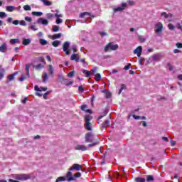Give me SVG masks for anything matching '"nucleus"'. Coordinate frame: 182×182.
Returning <instances> with one entry per match:
<instances>
[{
  "instance_id": "nucleus-8",
  "label": "nucleus",
  "mask_w": 182,
  "mask_h": 182,
  "mask_svg": "<svg viewBox=\"0 0 182 182\" xmlns=\"http://www.w3.org/2000/svg\"><path fill=\"white\" fill-rule=\"evenodd\" d=\"M163 31V23L159 22L155 25V33H160Z\"/></svg>"
},
{
  "instance_id": "nucleus-57",
  "label": "nucleus",
  "mask_w": 182,
  "mask_h": 182,
  "mask_svg": "<svg viewBox=\"0 0 182 182\" xmlns=\"http://www.w3.org/2000/svg\"><path fill=\"white\" fill-rule=\"evenodd\" d=\"M20 25H21V26H26V22L22 20L20 21Z\"/></svg>"
},
{
  "instance_id": "nucleus-33",
  "label": "nucleus",
  "mask_w": 182,
  "mask_h": 182,
  "mask_svg": "<svg viewBox=\"0 0 182 182\" xmlns=\"http://www.w3.org/2000/svg\"><path fill=\"white\" fill-rule=\"evenodd\" d=\"M42 77H43V82L44 83L46 82V81L48 80V73H43Z\"/></svg>"
},
{
  "instance_id": "nucleus-32",
  "label": "nucleus",
  "mask_w": 182,
  "mask_h": 182,
  "mask_svg": "<svg viewBox=\"0 0 182 182\" xmlns=\"http://www.w3.org/2000/svg\"><path fill=\"white\" fill-rule=\"evenodd\" d=\"M90 16V13L89 12H83L80 14V18H85V16Z\"/></svg>"
},
{
  "instance_id": "nucleus-48",
  "label": "nucleus",
  "mask_w": 182,
  "mask_h": 182,
  "mask_svg": "<svg viewBox=\"0 0 182 182\" xmlns=\"http://www.w3.org/2000/svg\"><path fill=\"white\" fill-rule=\"evenodd\" d=\"M23 9H24V11H31V6H29V5H25L23 6Z\"/></svg>"
},
{
  "instance_id": "nucleus-4",
  "label": "nucleus",
  "mask_w": 182,
  "mask_h": 182,
  "mask_svg": "<svg viewBox=\"0 0 182 182\" xmlns=\"http://www.w3.org/2000/svg\"><path fill=\"white\" fill-rule=\"evenodd\" d=\"M31 176V173L25 174V173H21L16 175V180H20L21 181H26V180H30Z\"/></svg>"
},
{
  "instance_id": "nucleus-63",
  "label": "nucleus",
  "mask_w": 182,
  "mask_h": 182,
  "mask_svg": "<svg viewBox=\"0 0 182 182\" xmlns=\"http://www.w3.org/2000/svg\"><path fill=\"white\" fill-rule=\"evenodd\" d=\"M13 25H19V21L18 20H14L13 21Z\"/></svg>"
},
{
  "instance_id": "nucleus-11",
  "label": "nucleus",
  "mask_w": 182,
  "mask_h": 182,
  "mask_svg": "<svg viewBox=\"0 0 182 182\" xmlns=\"http://www.w3.org/2000/svg\"><path fill=\"white\" fill-rule=\"evenodd\" d=\"M72 171H69L66 174V178L67 181H75L76 178L73 176H72Z\"/></svg>"
},
{
  "instance_id": "nucleus-27",
  "label": "nucleus",
  "mask_w": 182,
  "mask_h": 182,
  "mask_svg": "<svg viewBox=\"0 0 182 182\" xmlns=\"http://www.w3.org/2000/svg\"><path fill=\"white\" fill-rule=\"evenodd\" d=\"M9 42L11 45H15L16 43H19V40L18 38H12Z\"/></svg>"
},
{
  "instance_id": "nucleus-16",
  "label": "nucleus",
  "mask_w": 182,
  "mask_h": 182,
  "mask_svg": "<svg viewBox=\"0 0 182 182\" xmlns=\"http://www.w3.org/2000/svg\"><path fill=\"white\" fill-rule=\"evenodd\" d=\"M152 59L154 62H160V60H161V55L156 54L152 56Z\"/></svg>"
},
{
  "instance_id": "nucleus-62",
  "label": "nucleus",
  "mask_w": 182,
  "mask_h": 182,
  "mask_svg": "<svg viewBox=\"0 0 182 182\" xmlns=\"http://www.w3.org/2000/svg\"><path fill=\"white\" fill-rule=\"evenodd\" d=\"M31 29H32V31H38V28L35 26H31Z\"/></svg>"
},
{
  "instance_id": "nucleus-9",
  "label": "nucleus",
  "mask_w": 182,
  "mask_h": 182,
  "mask_svg": "<svg viewBox=\"0 0 182 182\" xmlns=\"http://www.w3.org/2000/svg\"><path fill=\"white\" fill-rule=\"evenodd\" d=\"M54 16L57 18L56 19V23L57 25H59V23H62V22H63V20H62L60 18H63V14H58V13H56Z\"/></svg>"
},
{
  "instance_id": "nucleus-35",
  "label": "nucleus",
  "mask_w": 182,
  "mask_h": 182,
  "mask_svg": "<svg viewBox=\"0 0 182 182\" xmlns=\"http://www.w3.org/2000/svg\"><path fill=\"white\" fill-rule=\"evenodd\" d=\"M39 42L43 46H45L48 43V41L43 38H40Z\"/></svg>"
},
{
  "instance_id": "nucleus-55",
  "label": "nucleus",
  "mask_w": 182,
  "mask_h": 182,
  "mask_svg": "<svg viewBox=\"0 0 182 182\" xmlns=\"http://www.w3.org/2000/svg\"><path fill=\"white\" fill-rule=\"evenodd\" d=\"M130 66H132V64H128L125 65L124 68V70H129V69H130Z\"/></svg>"
},
{
  "instance_id": "nucleus-64",
  "label": "nucleus",
  "mask_w": 182,
  "mask_h": 182,
  "mask_svg": "<svg viewBox=\"0 0 182 182\" xmlns=\"http://www.w3.org/2000/svg\"><path fill=\"white\" fill-rule=\"evenodd\" d=\"M127 2H128V5H131V6H132V5H134V1H130V0H129V1H128Z\"/></svg>"
},
{
  "instance_id": "nucleus-42",
  "label": "nucleus",
  "mask_w": 182,
  "mask_h": 182,
  "mask_svg": "<svg viewBox=\"0 0 182 182\" xmlns=\"http://www.w3.org/2000/svg\"><path fill=\"white\" fill-rule=\"evenodd\" d=\"M43 4L46 5V6H50V5H52V2L48 0L44 1Z\"/></svg>"
},
{
  "instance_id": "nucleus-31",
  "label": "nucleus",
  "mask_w": 182,
  "mask_h": 182,
  "mask_svg": "<svg viewBox=\"0 0 182 182\" xmlns=\"http://www.w3.org/2000/svg\"><path fill=\"white\" fill-rule=\"evenodd\" d=\"M32 15H33V16H42L43 13L41 11H33Z\"/></svg>"
},
{
  "instance_id": "nucleus-23",
  "label": "nucleus",
  "mask_w": 182,
  "mask_h": 182,
  "mask_svg": "<svg viewBox=\"0 0 182 182\" xmlns=\"http://www.w3.org/2000/svg\"><path fill=\"white\" fill-rule=\"evenodd\" d=\"M6 9L8 12H14V11H15V9H16V8H15V6H7L6 7Z\"/></svg>"
},
{
  "instance_id": "nucleus-41",
  "label": "nucleus",
  "mask_w": 182,
  "mask_h": 182,
  "mask_svg": "<svg viewBox=\"0 0 182 182\" xmlns=\"http://www.w3.org/2000/svg\"><path fill=\"white\" fill-rule=\"evenodd\" d=\"M123 9H124L122 7H117L114 9V12L116 13V12L122 11H123Z\"/></svg>"
},
{
  "instance_id": "nucleus-51",
  "label": "nucleus",
  "mask_w": 182,
  "mask_h": 182,
  "mask_svg": "<svg viewBox=\"0 0 182 182\" xmlns=\"http://www.w3.org/2000/svg\"><path fill=\"white\" fill-rule=\"evenodd\" d=\"M68 77H73L75 76V72H70L68 75Z\"/></svg>"
},
{
  "instance_id": "nucleus-12",
  "label": "nucleus",
  "mask_w": 182,
  "mask_h": 182,
  "mask_svg": "<svg viewBox=\"0 0 182 182\" xmlns=\"http://www.w3.org/2000/svg\"><path fill=\"white\" fill-rule=\"evenodd\" d=\"M34 90L36 92H46L48 90V87H38V85H35Z\"/></svg>"
},
{
  "instance_id": "nucleus-20",
  "label": "nucleus",
  "mask_w": 182,
  "mask_h": 182,
  "mask_svg": "<svg viewBox=\"0 0 182 182\" xmlns=\"http://www.w3.org/2000/svg\"><path fill=\"white\" fill-rule=\"evenodd\" d=\"M5 75V69L2 68V65H0V80H2Z\"/></svg>"
},
{
  "instance_id": "nucleus-19",
  "label": "nucleus",
  "mask_w": 182,
  "mask_h": 182,
  "mask_svg": "<svg viewBox=\"0 0 182 182\" xmlns=\"http://www.w3.org/2000/svg\"><path fill=\"white\" fill-rule=\"evenodd\" d=\"M80 109H81V110H82V112H86V113H92L91 109H87V105H82Z\"/></svg>"
},
{
  "instance_id": "nucleus-37",
  "label": "nucleus",
  "mask_w": 182,
  "mask_h": 182,
  "mask_svg": "<svg viewBox=\"0 0 182 182\" xmlns=\"http://www.w3.org/2000/svg\"><path fill=\"white\" fill-rule=\"evenodd\" d=\"M105 97L106 99H110V97H112V92L109 91H105Z\"/></svg>"
},
{
  "instance_id": "nucleus-5",
  "label": "nucleus",
  "mask_w": 182,
  "mask_h": 182,
  "mask_svg": "<svg viewBox=\"0 0 182 182\" xmlns=\"http://www.w3.org/2000/svg\"><path fill=\"white\" fill-rule=\"evenodd\" d=\"M119 49V45L115 44L112 46V43L107 44L104 48L105 52H109V50H117Z\"/></svg>"
},
{
  "instance_id": "nucleus-1",
  "label": "nucleus",
  "mask_w": 182,
  "mask_h": 182,
  "mask_svg": "<svg viewBox=\"0 0 182 182\" xmlns=\"http://www.w3.org/2000/svg\"><path fill=\"white\" fill-rule=\"evenodd\" d=\"M85 143H90L99 141V136H95L92 132H88L85 134Z\"/></svg>"
},
{
  "instance_id": "nucleus-30",
  "label": "nucleus",
  "mask_w": 182,
  "mask_h": 182,
  "mask_svg": "<svg viewBox=\"0 0 182 182\" xmlns=\"http://www.w3.org/2000/svg\"><path fill=\"white\" fill-rule=\"evenodd\" d=\"M82 73H84V75H85L86 77H90V75H92L90 73V71H89L87 70H82Z\"/></svg>"
},
{
  "instance_id": "nucleus-26",
  "label": "nucleus",
  "mask_w": 182,
  "mask_h": 182,
  "mask_svg": "<svg viewBox=\"0 0 182 182\" xmlns=\"http://www.w3.org/2000/svg\"><path fill=\"white\" fill-rule=\"evenodd\" d=\"M48 72H49V73L51 76H53L54 70H53V65H48Z\"/></svg>"
},
{
  "instance_id": "nucleus-36",
  "label": "nucleus",
  "mask_w": 182,
  "mask_h": 182,
  "mask_svg": "<svg viewBox=\"0 0 182 182\" xmlns=\"http://www.w3.org/2000/svg\"><path fill=\"white\" fill-rule=\"evenodd\" d=\"M106 114H107V111H105V112H104V114H103V115H101V116H100V117H98L97 122H98V123H100V122H102V121H100V119H103V117H105V116H106Z\"/></svg>"
},
{
  "instance_id": "nucleus-39",
  "label": "nucleus",
  "mask_w": 182,
  "mask_h": 182,
  "mask_svg": "<svg viewBox=\"0 0 182 182\" xmlns=\"http://www.w3.org/2000/svg\"><path fill=\"white\" fill-rule=\"evenodd\" d=\"M65 180H66V178L65 177L60 176V177L57 178L55 182L65 181Z\"/></svg>"
},
{
  "instance_id": "nucleus-54",
  "label": "nucleus",
  "mask_w": 182,
  "mask_h": 182,
  "mask_svg": "<svg viewBox=\"0 0 182 182\" xmlns=\"http://www.w3.org/2000/svg\"><path fill=\"white\" fill-rule=\"evenodd\" d=\"M6 14L5 12H0V18H6Z\"/></svg>"
},
{
  "instance_id": "nucleus-50",
  "label": "nucleus",
  "mask_w": 182,
  "mask_h": 182,
  "mask_svg": "<svg viewBox=\"0 0 182 182\" xmlns=\"http://www.w3.org/2000/svg\"><path fill=\"white\" fill-rule=\"evenodd\" d=\"M46 16L48 19H52L53 18V14H50V13H48L46 14Z\"/></svg>"
},
{
  "instance_id": "nucleus-15",
  "label": "nucleus",
  "mask_w": 182,
  "mask_h": 182,
  "mask_svg": "<svg viewBox=\"0 0 182 182\" xmlns=\"http://www.w3.org/2000/svg\"><path fill=\"white\" fill-rule=\"evenodd\" d=\"M63 80L64 85L65 86H70V85H73V81H72L69 79H65L64 77H63Z\"/></svg>"
},
{
  "instance_id": "nucleus-45",
  "label": "nucleus",
  "mask_w": 182,
  "mask_h": 182,
  "mask_svg": "<svg viewBox=\"0 0 182 182\" xmlns=\"http://www.w3.org/2000/svg\"><path fill=\"white\" fill-rule=\"evenodd\" d=\"M42 68H43V65H42V64H38L35 66V68L36 69V70H41Z\"/></svg>"
},
{
  "instance_id": "nucleus-56",
  "label": "nucleus",
  "mask_w": 182,
  "mask_h": 182,
  "mask_svg": "<svg viewBox=\"0 0 182 182\" xmlns=\"http://www.w3.org/2000/svg\"><path fill=\"white\" fill-rule=\"evenodd\" d=\"M25 21H27V22H32V18H31L29 16H26Z\"/></svg>"
},
{
  "instance_id": "nucleus-3",
  "label": "nucleus",
  "mask_w": 182,
  "mask_h": 182,
  "mask_svg": "<svg viewBox=\"0 0 182 182\" xmlns=\"http://www.w3.org/2000/svg\"><path fill=\"white\" fill-rule=\"evenodd\" d=\"M154 180V176L153 175H148L146 177V179L144 178H141V177H136L134 179L135 182H151L153 181Z\"/></svg>"
},
{
  "instance_id": "nucleus-10",
  "label": "nucleus",
  "mask_w": 182,
  "mask_h": 182,
  "mask_svg": "<svg viewBox=\"0 0 182 182\" xmlns=\"http://www.w3.org/2000/svg\"><path fill=\"white\" fill-rule=\"evenodd\" d=\"M142 50L143 48L141 46H139L134 50V55H137L138 58H140V56H141Z\"/></svg>"
},
{
  "instance_id": "nucleus-13",
  "label": "nucleus",
  "mask_w": 182,
  "mask_h": 182,
  "mask_svg": "<svg viewBox=\"0 0 182 182\" xmlns=\"http://www.w3.org/2000/svg\"><path fill=\"white\" fill-rule=\"evenodd\" d=\"M71 60H75V62H79L80 59V56L79 54L73 53L70 57Z\"/></svg>"
},
{
  "instance_id": "nucleus-61",
  "label": "nucleus",
  "mask_w": 182,
  "mask_h": 182,
  "mask_svg": "<svg viewBox=\"0 0 182 182\" xmlns=\"http://www.w3.org/2000/svg\"><path fill=\"white\" fill-rule=\"evenodd\" d=\"M91 70L92 73H97V68L96 67H94Z\"/></svg>"
},
{
  "instance_id": "nucleus-34",
  "label": "nucleus",
  "mask_w": 182,
  "mask_h": 182,
  "mask_svg": "<svg viewBox=\"0 0 182 182\" xmlns=\"http://www.w3.org/2000/svg\"><path fill=\"white\" fill-rule=\"evenodd\" d=\"M53 46H54V48H58V46H59V45H60V41H55L52 43Z\"/></svg>"
},
{
  "instance_id": "nucleus-29",
  "label": "nucleus",
  "mask_w": 182,
  "mask_h": 182,
  "mask_svg": "<svg viewBox=\"0 0 182 182\" xmlns=\"http://www.w3.org/2000/svg\"><path fill=\"white\" fill-rule=\"evenodd\" d=\"M62 36V33H59L58 34H54L52 36L51 39L54 41V39H59Z\"/></svg>"
},
{
  "instance_id": "nucleus-14",
  "label": "nucleus",
  "mask_w": 182,
  "mask_h": 182,
  "mask_svg": "<svg viewBox=\"0 0 182 182\" xmlns=\"http://www.w3.org/2000/svg\"><path fill=\"white\" fill-rule=\"evenodd\" d=\"M75 150H81V151H86L87 150V146L85 145H77Z\"/></svg>"
},
{
  "instance_id": "nucleus-49",
  "label": "nucleus",
  "mask_w": 182,
  "mask_h": 182,
  "mask_svg": "<svg viewBox=\"0 0 182 182\" xmlns=\"http://www.w3.org/2000/svg\"><path fill=\"white\" fill-rule=\"evenodd\" d=\"M72 50H73V53H76V52H77V47L74 45L72 46Z\"/></svg>"
},
{
  "instance_id": "nucleus-40",
  "label": "nucleus",
  "mask_w": 182,
  "mask_h": 182,
  "mask_svg": "<svg viewBox=\"0 0 182 182\" xmlns=\"http://www.w3.org/2000/svg\"><path fill=\"white\" fill-rule=\"evenodd\" d=\"M100 79H102V75H100V74L97 73L95 75V81L96 82H99V80H100Z\"/></svg>"
},
{
  "instance_id": "nucleus-44",
  "label": "nucleus",
  "mask_w": 182,
  "mask_h": 182,
  "mask_svg": "<svg viewBox=\"0 0 182 182\" xmlns=\"http://www.w3.org/2000/svg\"><path fill=\"white\" fill-rule=\"evenodd\" d=\"M60 31V28L58 26H53V32H58Z\"/></svg>"
},
{
  "instance_id": "nucleus-25",
  "label": "nucleus",
  "mask_w": 182,
  "mask_h": 182,
  "mask_svg": "<svg viewBox=\"0 0 182 182\" xmlns=\"http://www.w3.org/2000/svg\"><path fill=\"white\" fill-rule=\"evenodd\" d=\"M23 45L24 46H26L27 45H29V43H31V39H29V38H23Z\"/></svg>"
},
{
  "instance_id": "nucleus-2",
  "label": "nucleus",
  "mask_w": 182,
  "mask_h": 182,
  "mask_svg": "<svg viewBox=\"0 0 182 182\" xmlns=\"http://www.w3.org/2000/svg\"><path fill=\"white\" fill-rule=\"evenodd\" d=\"M90 120H92V116L90 115H85V129L87 130L88 132H91L92 130V124L90 123Z\"/></svg>"
},
{
  "instance_id": "nucleus-38",
  "label": "nucleus",
  "mask_w": 182,
  "mask_h": 182,
  "mask_svg": "<svg viewBox=\"0 0 182 182\" xmlns=\"http://www.w3.org/2000/svg\"><path fill=\"white\" fill-rule=\"evenodd\" d=\"M168 28L170 31H174V29H176V27L174 26V25H173V23H168Z\"/></svg>"
},
{
  "instance_id": "nucleus-58",
  "label": "nucleus",
  "mask_w": 182,
  "mask_h": 182,
  "mask_svg": "<svg viewBox=\"0 0 182 182\" xmlns=\"http://www.w3.org/2000/svg\"><path fill=\"white\" fill-rule=\"evenodd\" d=\"M161 16H164V18L167 19V13L166 12L161 13Z\"/></svg>"
},
{
  "instance_id": "nucleus-47",
  "label": "nucleus",
  "mask_w": 182,
  "mask_h": 182,
  "mask_svg": "<svg viewBox=\"0 0 182 182\" xmlns=\"http://www.w3.org/2000/svg\"><path fill=\"white\" fill-rule=\"evenodd\" d=\"M26 79V77L25 76V74L21 75V77L18 79L19 82H23Z\"/></svg>"
},
{
  "instance_id": "nucleus-60",
  "label": "nucleus",
  "mask_w": 182,
  "mask_h": 182,
  "mask_svg": "<svg viewBox=\"0 0 182 182\" xmlns=\"http://www.w3.org/2000/svg\"><path fill=\"white\" fill-rule=\"evenodd\" d=\"M99 33L101 36H106L107 35L105 31H100Z\"/></svg>"
},
{
  "instance_id": "nucleus-21",
  "label": "nucleus",
  "mask_w": 182,
  "mask_h": 182,
  "mask_svg": "<svg viewBox=\"0 0 182 182\" xmlns=\"http://www.w3.org/2000/svg\"><path fill=\"white\" fill-rule=\"evenodd\" d=\"M16 75H18V72H16L11 75H9L8 76V79L10 82H11V80H14L15 79V77L16 76Z\"/></svg>"
},
{
  "instance_id": "nucleus-18",
  "label": "nucleus",
  "mask_w": 182,
  "mask_h": 182,
  "mask_svg": "<svg viewBox=\"0 0 182 182\" xmlns=\"http://www.w3.org/2000/svg\"><path fill=\"white\" fill-rule=\"evenodd\" d=\"M6 43H3L2 45L0 46V52L5 53V52H6Z\"/></svg>"
},
{
  "instance_id": "nucleus-46",
  "label": "nucleus",
  "mask_w": 182,
  "mask_h": 182,
  "mask_svg": "<svg viewBox=\"0 0 182 182\" xmlns=\"http://www.w3.org/2000/svg\"><path fill=\"white\" fill-rule=\"evenodd\" d=\"M82 176V173H80V172H77L75 175H74V178H80V177Z\"/></svg>"
},
{
  "instance_id": "nucleus-52",
  "label": "nucleus",
  "mask_w": 182,
  "mask_h": 182,
  "mask_svg": "<svg viewBox=\"0 0 182 182\" xmlns=\"http://www.w3.org/2000/svg\"><path fill=\"white\" fill-rule=\"evenodd\" d=\"M176 48H178V49H181V48H182V43H176Z\"/></svg>"
},
{
  "instance_id": "nucleus-22",
  "label": "nucleus",
  "mask_w": 182,
  "mask_h": 182,
  "mask_svg": "<svg viewBox=\"0 0 182 182\" xmlns=\"http://www.w3.org/2000/svg\"><path fill=\"white\" fill-rule=\"evenodd\" d=\"M109 126H110V121L109 120H105L103 123H102V129H106V127H109Z\"/></svg>"
},
{
  "instance_id": "nucleus-43",
  "label": "nucleus",
  "mask_w": 182,
  "mask_h": 182,
  "mask_svg": "<svg viewBox=\"0 0 182 182\" xmlns=\"http://www.w3.org/2000/svg\"><path fill=\"white\" fill-rule=\"evenodd\" d=\"M125 88H126V85L122 84L121 85V88L119 89L118 94L120 95L122 92H123V89H125Z\"/></svg>"
},
{
  "instance_id": "nucleus-28",
  "label": "nucleus",
  "mask_w": 182,
  "mask_h": 182,
  "mask_svg": "<svg viewBox=\"0 0 182 182\" xmlns=\"http://www.w3.org/2000/svg\"><path fill=\"white\" fill-rule=\"evenodd\" d=\"M91 144H88V147H95V146H97L99 144V141H94L92 142H90Z\"/></svg>"
},
{
  "instance_id": "nucleus-24",
  "label": "nucleus",
  "mask_w": 182,
  "mask_h": 182,
  "mask_svg": "<svg viewBox=\"0 0 182 182\" xmlns=\"http://www.w3.org/2000/svg\"><path fill=\"white\" fill-rule=\"evenodd\" d=\"M30 69H31V65L26 64V72L28 77H31V73H29Z\"/></svg>"
},
{
  "instance_id": "nucleus-7",
  "label": "nucleus",
  "mask_w": 182,
  "mask_h": 182,
  "mask_svg": "<svg viewBox=\"0 0 182 182\" xmlns=\"http://www.w3.org/2000/svg\"><path fill=\"white\" fill-rule=\"evenodd\" d=\"M70 46V43L69 41L64 42L63 45V52L65 53V55H70V50H69V46Z\"/></svg>"
},
{
  "instance_id": "nucleus-53",
  "label": "nucleus",
  "mask_w": 182,
  "mask_h": 182,
  "mask_svg": "<svg viewBox=\"0 0 182 182\" xmlns=\"http://www.w3.org/2000/svg\"><path fill=\"white\" fill-rule=\"evenodd\" d=\"M132 117L135 119V120H139V119H141V117L135 114L132 115Z\"/></svg>"
},
{
  "instance_id": "nucleus-17",
  "label": "nucleus",
  "mask_w": 182,
  "mask_h": 182,
  "mask_svg": "<svg viewBox=\"0 0 182 182\" xmlns=\"http://www.w3.org/2000/svg\"><path fill=\"white\" fill-rule=\"evenodd\" d=\"M38 23H41L42 25H48L49 23V21L46 19H44L43 18H40L38 20Z\"/></svg>"
},
{
  "instance_id": "nucleus-59",
  "label": "nucleus",
  "mask_w": 182,
  "mask_h": 182,
  "mask_svg": "<svg viewBox=\"0 0 182 182\" xmlns=\"http://www.w3.org/2000/svg\"><path fill=\"white\" fill-rule=\"evenodd\" d=\"M78 90H79V92H83L84 90H85V88H83V86H79L78 87Z\"/></svg>"
},
{
  "instance_id": "nucleus-6",
  "label": "nucleus",
  "mask_w": 182,
  "mask_h": 182,
  "mask_svg": "<svg viewBox=\"0 0 182 182\" xmlns=\"http://www.w3.org/2000/svg\"><path fill=\"white\" fill-rule=\"evenodd\" d=\"M75 170V171H82V173H85V170H83V168L82 167V165L79 164H74L73 166L69 168V171H73Z\"/></svg>"
}]
</instances>
